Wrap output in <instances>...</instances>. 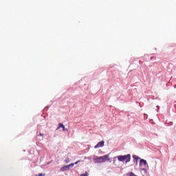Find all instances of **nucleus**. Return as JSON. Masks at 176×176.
Returning a JSON list of instances; mask_svg holds the SVG:
<instances>
[{
	"instance_id": "1",
	"label": "nucleus",
	"mask_w": 176,
	"mask_h": 176,
	"mask_svg": "<svg viewBox=\"0 0 176 176\" xmlns=\"http://www.w3.org/2000/svg\"><path fill=\"white\" fill-rule=\"evenodd\" d=\"M118 158L119 162H124L126 160V163H129L130 160H131V155L130 154L126 155H118L113 158V162H115V159Z\"/></svg>"
},
{
	"instance_id": "2",
	"label": "nucleus",
	"mask_w": 176,
	"mask_h": 176,
	"mask_svg": "<svg viewBox=\"0 0 176 176\" xmlns=\"http://www.w3.org/2000/svg\"><path fill=\"white\" fill-rule=\"evenodd\" d=\"M107 160H109V155H105L104 156L94 158V163H105Z\"/></svg>"
},
{
	"instance_id": "3",
	"label": "nucleus",
	"mask_w": 176,
	"mask_h": 176,
	"mask_svg": "<svg viewBox=\"0 0 176 176\" xmlns=\"http://www.w3.org/2000/svg\"><path fill=\"white\" fill-rule=\"evenodd\" d=\"M140 167H142V166H144V167L146 168H142V170L143 171H144L145 173H147L148 170H146V168H149V166L148 165V162H146V160H144V159H140V162L139 164Z\"/></svg>"
},
{
	"instance_id": "4",
	"label": "nucleus",
	"mask_w": 176,
	"mask_h": 176,
	"mask_svg": "<svg viewBox=\"0 0 176 176\" xmlns=\"http://www.w3.org/2000/svg\"><path fill=\"white\" fill-rule=\"evenodd\" d=\"M105 144V142L104 140H102L99 142L95 146L94 148L97 149L98 148H102L104 146V144Z\"/></svg>"
},
{
	"instance_id": "5",
	"label": "nucleus",
	"mask_w": 176,
	"mask_h": 176,
	"mask_svg": "<svg viewBox=\"0 0 176 176\" xmlns=\"http://www.w3.org/2000/svg\"><path fill=\"white\" fill-rule=\"evenodd\" d=\"M58 129H63V131H68V129L65 128V126H64V124H63L62 123H60L58 124V126L56 129V130H58Z\"/></svg>"
},
{
	"instance_id": "6",
	"label": "nucleus",
	"mask_w": 176,
	"mask_h": 176,
	"mask_svg": "<svg viewBox=\"0 0 176 176\" xmlns=\"http://www.w3.org/2000/svg\"><path fill=\"white\" fill-rule=\"evenodd\" d=\"M133 158L134 159L133 162L135 163V166H138V160L141 158L138 155H133Z\"/></svg>"
},
{
	"instance_id": "7",
	"label": "nucleus",
	"mask_w": 176,
	"mask_h": 176,
	"mask_svg": "<svg viewBox=\"0 0 176 176\" xmlns=\"http://www.w3.org/2000/svg\"><path fill=\"white\" fill-rule=\"evenodd\" d=\"M68 170H69V168L68 166H67V165H65L60 168V171H68Z\"/></svg>"
},
{
	"instance_id": "8",
	"label": "nucleus",
	"mask_w": 176,
	"mask_h": 176,
	"mask_svg": "<svg viewBox=\"0 0 176 176\" xmlns=\"http://www.w3.org/2000/svg\"><path fill=\"white\" fill-rule=\"evenodd\" d=\"M80 176H89V173L86 172L85 174H82Z\"/></svg>"
},
{
	"instance_id": "9",
	"label": "nucleus",
	"mask_w": 176,
	"mask_h": 176,
	"mask_svg": "<svg viewBox=\"0 0 176 176\" xmlns=\"http://www.w3.org/2000/svg\"><path fill=\"white\" fill-rule=\"evenodd\" d=\"M66 166H67V168H69V170H71V168H72L70 164L66 165Z\"/></svg>"
},
{
	"instance_id": "10",
	"label": "nucleus",
	"mask_w": 176,
	"mask_h": 176,
	"mask_svg": "<svg viewBox=\"0 0 176 176\" xmlns=\"http://www.w3.org/2000/svg\"><path fill=\"white\" fill-rule=\"evenodd\" d=\"M35 176H43V174L39 173L38 175H36Z\"/></svg>"
},
{
	"instance_id": "11",
	"label": "nucleus",
	"mask_w": 176,
	"mask_h": 176,
	"mask_svg": "<svg viewBox=\"0 0 176 176\" xmlns=\"http://www.w3.org/2000/svg\"><path fill=\"white\" fill-rule=\"evenodd\" d=\"M74 166H75V164L74 163L70 164V166H72V168L74 167Z\"/></svg>"
},
{
	"instance_id": "12",
	"label": "nucleus",
	"mask_w": 176,
	"mask_h": 176,
	"mask_svg": "<svg viewBox=\"0 0 176 176\" xmlns=\"http://www.w3.org/2000/svg\"><path fill=\"white\" fill-rule=\"evenodd\" d=\"M79 162H80V160L76 162L75 163H74V164H78V163H79Z\"/></svg>"
},
{
	"instance_id": "13",
	"label": "nucleus",
	"mask_w": 176,
	"mask_h": 176,
	"mask_svg": "<svg viewBox=\"0 0 176 176\" xmlns=\"http://www.w3.org/2000/svg\"><path fill=\"white\" fill-rule=\"evenodd\" d=\"M174 89H176V85L174 86Z\"/></svg>"
},
{
	"instance_id": "14",
	"label": "nucleus",
	"mask_w": 176,
	"mask_h": 176,
	"mask_svg": "<svg viewBox=\"0 0 176 176\" xmlns=\"http://www.w3.org/2000/svg\"><path fill=\"white\" fill-rule=\"evenodd\" d=\"M157 108L159 109L160 107H159V106H157Z\"/></svg>"
}]
</instances>
